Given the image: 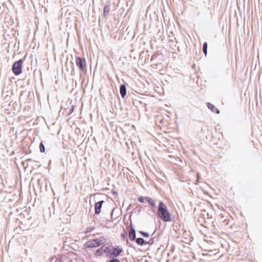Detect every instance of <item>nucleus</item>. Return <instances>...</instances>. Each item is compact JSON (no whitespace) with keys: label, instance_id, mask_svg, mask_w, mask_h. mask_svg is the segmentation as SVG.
Returning a JSON list of instances; mask_svg holds the SVG:
<instances>
[{"label":"nucleus","instance_id":"obj_1","mask_svg":"<svg viewBox=\"0 0 262 262\" xmlns=\"http://www.w3.org/2000/svg\"><path fill=\"white\" fill-rule=\"evenodd\" d=\"M157 216L164 222H169L171 221V213L168 210L166 205L162 202L159 204Z\"/></svg>","mask_w":262,"mask_h":262},{"label":"nucleus","instance_id":"obj_2","mask_svg":"<svg viewBox=\"0 0 262 262\" xmlns=\"http://www.w3.org/2000/svg\"><path fill=\"white\" fill-rule=\"evenodd\" d=\"M105 241L106 239L105 237L102 236L95 239L88 241L84 244V247L85 248L97 247L104 244Z\"/></svg>","mask_w":262,"mask_h":262},{"label":"nucleus","instance_id":"obj_3","mask_svg":"<svg viewBox=\"0 0 262 262\" xmlns=\"http://www.w3.org/2000/svg\"><path fill=\"white\" fill-rule=\"evenodd\" d=\"M23 61L20 59L15 62L12 66V72L15 76L20 75L22 73Z\"/></svg>","mask_w":262,"mask_h":262},{"label":"nucleus","instance_id":"obj_4","mask_svg":"<svg viewBox=\"0 0 262 262\" xmlns=\"http://www.w3.org/2000/svg\"><path fill=\"white\" fill-rule=\"evenodd\" d=\"M123 251V249L119 246L117 247H113L112 249H109L107 251L110 257H117L119 256Z\"/></svg>","mask_w":262,"mask_h":262},{"label":"nucleus","instance_id":"obj_5","mask_svg":"<svg viewBox=\"0 0 262 262\" xmlns=\"http://www.w3.org/2000/svg\"><path fill=\"white\" fill-rule=\"evenodd\" d=\"M76 64L81 71H85L86 69V63L84 58L77 57L75 59Z\"/></svg>","mask_w":262,"mask_h":262},{"label":"nucleus","instance_id":"obj_6","mask_svg":"<svg viewBox=\"0 0 262 262\" xmlns=\"http://www.w3.org/2000/svg\"><path fill=\"white\" fill-rule=\"evenodd\" d=\"M103 203H104L103 201H99V202H97V203H96L95 206V212L96 214H99L100 213L102 205Z\"/></svg>","mask_w":262,"mask_h":262},{"label":"nucleus","instance_id":"obj_7","mask_svg":"<svg viewBox=\"0 0 262 262\" xmlns=\"http://www.w3.org/2000/svg\"><path fill=\"white\" fill-rule=\"evenodd\" d=\"M129 237L131 241H134L136 238V233L132 225H130V231L129 233Z\"/></svg>","mask_w":262,"mask_h":262},{"label":"nucleus","instance_id":"obj_8","mask_svg":"<svg viewBox=\"0 0 262 262\" xmlns=\"http://www.w3.org/2000/svg\"><path fill=\"white\" fill-rule=\"evenodd\" d=\"M208 107L212 111L213 113L219 114V111L218 109L212 104L210 103H207V104Z\"/></svg>","mask_w":262,"mask_h":262},{"label":"nucleus","instance_id":"obj_9","mask_svg":"<svg viewBox=\"0 0 262 262\" xmlns=\"http://www.w3.org/2000/svg\"><path fill=\"white\" fill-rule=\"evenodd\" d=\"M120 92L122 98H124L126 95V89L125 85L122 84L120 86Z\"/></svg>","mask_w":262,"mask_h":262},{"label":"nucleus","instance_id":"obj_10","mask_svg":"<svg viewBox=\"0 0 262 262\" xmlns=\"http://www.w3.org/2000/svg\"><path fill=\"white\" fill-rule=\"evenodd\" d=\"M145 199L147 200V201H148V202L152 206V207H155L156 206V203H155V201L150 198H148V197H147V198H145Z\"/></svg>","mask_w":262,"mask_h":262},{"label":"nucleus","instance_id":"obj_11","mask_svg":"<svg viewBox=\"0 0 262 262\" xmlns=\"http://www.w3.org/2000/svg\"><path fill=\"white\" fill-rule=\"evenodd\" d=\"M136 242L137 244L140 245H143L145 244L144 240L142 238H138L136 240Z\"/></svg>","mask_w":262,"mask_h":262},{"label":"nucleus","instance_id":"obj_12","mask_svg":"<svg viewBox=\"0 0 262 262\" xmlns=\"http://www.w3.org/2000/svg\"><path fill=\"white\" fill-rule=\"evenodd\" d=\"M110 12V7L108 6H105L103 10V14L105 16H107Z\"/></svg>","mask_w":262,"mask_h":262},{"label":"nucleus","instance_id":"obj_13","mask_svg":"<svg viewBox=\"0 0 262 262\" xmlns=\"http://www.w3.org/2000/svg\"><path fill=\"white\" fill-rule=\"evenodd\" d=\"M207 47H208L207 43L206 42L204 43L203 50V52L205 55H206L207 54Z\"/></svg>","mask_w":262,"mask_h":262},{"label":"nucleus","instance_id":"obj_14","mask_svg":"<svg viewBox=\"0 0 262 262\" xmlns=\"http://www.w3.org/2000/svg\"><path fill=\"white\" fill-rule=\"evenodd\" d=\"M39 148H40V151L41 152H44L45 151V148L44 145L43 144V143L42 142H41L39 144Z\"/></svg>","mask_w":262,"mask_h":262},{"label":"nucleus","instance_id":"obj_15","mask_svg":"<svg viewBox=\"0 0 262 262\" xmlns=\"http://www.w3.org/2000/svg\"><path fill=\"white\" fill-rule=\"evenodd\" d=\"M139 233L144 237H149V234L148 233H146V232H145L142 231H139Z\"/></svg>","mask_w":262,"mask_h":262},{"label":"nucleus","instance_id":"obj_16","mask_svg":"<svg viewBox=\"0 0 262 262\" xmlns=\"http://www.w3.org/2000/svg\"><path fill=\"white\" fill-rule=\"evenodd\" d=\"M102 250V247L101 248H100V249H98V250H97L96 252V254L97 256L100 255L101 254Z\"/></svg>","mask_w":262,"mask_h":262},{"label":"nucleus","instance_id":"obj_17","mask_svg":"<svg viewBox=\"0 0 262 262\" xmlns=\"http://www.w3.org/2000/svg\"><path fill=\"white\" fill-rule=\"evenodd\" d=\"M144 198H143V197H142V196H139V197L138 198V201H139L140 202H141V203H143V202H144Z\"/></svg>","mask_w":262,"mask_h":262},{"label":"nucleus","instance_id":"obj_18","mask_svg":"<svg viewBox=\"0 0 262 262\" xmlns=\"http://www.w3.org/2000/svg\"><path fill=\"white\" fill-rule=\"evenodd\" d=\"M94 229V227H93V228L90 227L87 229L86 232V233L90 232L92 231Z\"/></svg>","mask_w":262,"mask_h":262},{"label":"nucleus","instance_id":"obj_19","mask_svg":"<svg viewBox=\"0 0 262 262\" xmlns=\"http://www.w3.org/2000/svg\"><path fill=\"white\" fill-rule=\"evenodd\" d=\"M108 262H120V260L118 259L115 258L110 260Z\"/></svg>","mask_w":262,"mask_h":262},{"label":"nucleus","instance_id":"obj_20","mask_svg":"<svg viewBox=\"0 0 262 262\" xmlns=\"http://www.w3.org/2000/svg\"><path fill=\"white\" fill-rule=\"evenodd\" d=\"M122 239H124L126 238V235L125 233L122 234L121 235Z\"/></svg>","mask_w":262,"mask_h":262},{"label":"nucleus","instance_id":"obj_21","mask_svg":"<svg viewBox=\"0 0 262 262\" xmlns=\"http://www.w3.org/2000/svg\"><path fill=\"white\" fill-rule=\"evenodd\" d=\"M55 262H62V260L60 259H57Z\"/></svg>","mask_w":262,"mask_h":262}]
</instances>
